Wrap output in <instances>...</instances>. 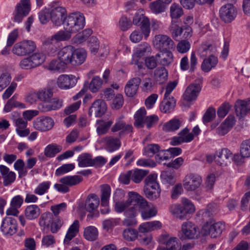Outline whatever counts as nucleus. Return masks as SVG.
<instances>
[{
  "instance_id": "nucleus-24",
  "label": "nucleus",
  "mask_w": 250,
  "mask_h": 250,
  "mask_svg": "<svg viewBox=\"0 0 250 250\" xmlns=\"http://www.w3.org/2000/svg\"><path fill=\"white\" fill-rule=\"evenodd\" d=\"M71 33L66 30L65 31H60L53 35L51 38L46 39L44 43L45 45H47L52 44L58 42L68 40L71 38Z\"/></svg>"
},
{
  "instance_id": "nucleus-19",
  "label": "nucleus",
  "mask_w": 250,
  "mask_h": 250,
  "mask_svg": "<svg viewBox=\"0 0 250 250\" xmlns=\"http://www.w3.org/2000/svg\"><path fill=\"white\" fill-rule=\"evenodd\" d=\"M141 83V80L139 77L130 79L125 87V92L126 95L129 97H133L135 96L138 92Z\"/></svg>"
},
{
  "instance_id": "nucleus-23",
  "label": "nucleus",
  "mask_w": 250,
  "mask_h": 250,
  "mask_svg": "<svg viewBox=\"0 0 250 250\" xmlns=\"http://www.w3.org/2000/svg\"><path fill=\"white\" fill-rule=\"evenodd\" d=\"M86 56V52L84 49H79L75 50L74 48L70 64L73 66L81 65L85 61Z\"/></svg>"
},
{
  "instance_id": "nucleus-36",
  "label": "nucleus",
  "mask_w": 250,
  "mask_h": 250,
  "mask_svg": "<svg viewBox=\"0 0 250 250\" xmlns=\"http://www.w3.org/2000/svg\"><path fill=\"white\" fill-rule=\"evenodd\" d=\"M101 188V206L106 207L109 204V199L111 194V188L107 184L102 185Z\"/></svg>"
},
{
  "instance_id": "nucleus-62",
  "label": "nucleus",
  "mask_w": 250,
  "mask_h": 250,
  "mask_svg": "<svg viewBox=\"0 0 250 250\" xmlns=\"http://www.w3.org/2000/svg\"><path fill=\"white\" fill-rule=\"evenodd\" d=\"M30 58L35 67L42 63L45 60L44 55L43 54L40 53H34L32 55L30 56Z\"/></svg>"
},
{
  "instance_id": "nucleus-52",
  "label": "nucleus",
  "mask_w": 250,
  "mask_h": 250,
  "mask_svg": "<svg viewBox=\"0 0 250 250\" xmlns=\"http://www.w3.org/2000/svg\"><path fill=\"white\" fill-rule=\"evenodd\" d=\"M66 67V65L59 59L52 60L48 65V69L52 71L62 72Z\"/></svg>"
},
{
  "instance_id": "nucleus-2",
  "label": "nucleus",
  "mask_w": 250,
  "mask_h": 250,
  "mask_svg": "<svg viewBox=\"0 0 250 250\" xmlns=\"http://www.w3.org/2000/svg\"><path fill=\"white\" fill-rule=\"evenodd\" d=\"M181 202V204L172 205L169 210L176 218L184 220L188 214H193L195 211V207L192 202L186 197H182Z\"/></svg>"
},
{
  "instance_id": "nucleus-9",
  "label": "nucleus",
  "mask_w": 250,
  "mask_h": 250,
  "mask_svg": "<svg viewBox=\"0 0 250 250\" xmlns=\"http://www.w3.org/2000/svg\"><path fill=\"white\" fill-rule=\"evenodd\" d=\"M202 82V78H199L196 80V83L190 84L186 88L183 96L185 100L187 102H191L195 100L197 98L201 89V83Z\"/></svg>"
},
{
  "instance_id": "nucleus-20",
  "label": "nucleus",
  "mask_w": 250,
  "mask_h": 250,
  "mask_svg": "<svg viewBox=\"0 0 250 250\" xmlns=\"http://www.w3.org/2000/svg\"><path fill=\"white\" fill-rule=\"evenodd\" d=\"M62 105V100L58 98H51L48 101L40 104V109L42 112H47L58 109Z\"/></svg>"
},
{
  "instance_id": "nucleus-48",
  "label": "nucleus",
  "mask_w": 250,
  "mask_h": 250,
  "mask_svg": "<svg viewBox=\"0 0 250 250\" xmlns=\"http://www.w3.org/2000/svg\"><path fill=\"white\" fill-rule=\"evenodd\" d=\"M131 180L135 183H139L146 176L148 171L136 169L134 170H131Z\"/></svg>"
},
{
  "instance_id": "nucleus-56",
  "label": "nucleus",
  "mask_w": 250,
  "mask_h": 250,
  "mask_svg": "<svg viewBox=\"0 0 250 250\" xmlns=\"http://www.w3.org/2000/svg\"><path fill=\"white\" fill-rule=\"evenodd\" d=\"M92 33V31L90 29H86L75 36V42L77 43H82L86 41Z\"/></svg>"
},
{
  "instance_id": "nucleus-43",
  "label": "nucleus",
  "mask_w": 250,
  "mask_h": 250,
  "mask_svg": "<svg viewBox=\"0 0 250 250\" xmlns=\"http://www.w3.org/2000/svg\"><path fill=\"white\" fill-rule=\"evenodd\" d=\"M19 10L21 14L27 16L31 10L30 0H21L15 7V10L18 11Z\"/></svg>"
},
{
  "instance_id": "nucleus-34",
  "label": "nucleus",
  "mask_w": 250,
  "mask_h": 250,
  "mask_svg": "<svg viewBox=\"0 0 250 250\" xmlns=\"http://www.w3.org/2000/svg\"><path fill=\"white\" fill-rule=\"evenodd\" d=\"M112 120L105 121L103 120H98L96 122V131L97 134L101 136L107 133L113 124Z\"/></svg>"
},
{
  "instance_id": "nucleus-63",
  "label": "nucleus",
  "mask_w": 250,
  "mask_h": 250,
  "mask_svg": "<svg viewBox=\"0 0 250 250\" xmlns=\"http://www.w3.org/2000/svg\"><path fill=\"white\" fill-rule=\"evenodd\" d=\"M169 29L174 38L180 36L183 31V29L177 24V21L174 20L171 21Z\"/></svg>"
},
{
  "instance_id": "nucleus-46",
  "label": "nucleus",
  "mask_w": 250,
  "mask_h": 250,
  "mask_svg": "<svg viewBox=\"0 0 250 250\" xmlns=\"http://www.w3.org/2000/svg\"><path fill=\"white\" fill-rule=\"evenodd\" d=\"M83 235L86 240L93 241L97 239L98 231L95 227L89 226L84 229Z\"/></svg>"
},
{
  "instance_id": "nucleus-60",
  "label": "nucleus",
  "mask_w": 250,
  "mask_h": 250,
  "mask_svg": "<svg viewBox=\"0 0 250 250\" xmlns=\"http://www.w3.org/2000/svg\"><path fill=\"white\" fill-rule=\"evenodd\" d=\"M161 177L164 181L167 183L173 184L175 183L174 172L173 171L166 170L163 171Z\"/></svg>"
},
{
  "instance_id": "nucleus-26",
  "label": "nucleus",
  "mask_w": 250,
  "mask_h": 250,
  "mask_svg": "<svg viewBox=\"0 0 250 250\" xmlns=\"http://www.w3.org/2000/svg\"><path fill=\"white\" fill-rule=\"evenodd\" d=\"M103 142L105 144L106 150L113 152L119 148L121 143L119 139L112 136H107L103 139Z\"/></svg>"
},
{
  "instance_id": "nucleus-18",
  "label": "nucleus",
  "mask_w": 250,
  "mask_h": 250,
  "mask_svg": "<svg viewBox=\"0 0 250 250\" xmlns=\"http://www.w3.org/2000/svg\"><path fill=\"white\" fill-rule=\"evenodd\" d=\"M106 109L105 103L102 100L98 99L93 103L89 108L88 114L89 116L94 115L99 117L102 116Z\"/></svg>"
},
{
  "instance_id": "nucleus-38",
  "label": "nucleus",
  "mask_w": 250,
  "mask_h": 250,
  "mask_svg": "<svg viewBox=\"0 0 250 250\" xmlns=\"http://www.w3.org/2000/svg\"><path fill=\"white\" fill-rule=\"evenodd\" d=\"M83 180L82 176L79 175L67 176L61 178L59 182L67 187L75 186L80 183Z\"/></svg>"
},
{
  "instance_id": "nucleus-10",
  "label": "nucleus",
  "mask_w": 250,
  "mask_h": 250,
  "mask_svg": "<svg viewBox=\"0 0 250 250\" xmlns=\"http://www.w3.org/2000/svg\"><path fill=\"white\" fill-rule=\"evenodd\" d=\"M225 229V225L220 222L212 224L207 223L202 229L204 235H209L212 238H216L220 236Z\"/></svg>"
},
{
  "instance_id": "nucleus-55",
  "label": "nucleus",
  "mask_w": 250,
  "mask_h": 250,
  "mask_svg": "<svg viewBox=\"0 0 250 250\" xmlns=\"http://www.w3.org/2000/svg\"><path fill=\"white\" fill-rule=\"evenodd\" d=\"M123 236L126 240L132 241L137 238L138 232L135 229L128 228L123 231Z\"/></svg>"
},
{
  "instance_id": "nucleus-22",
  "label": "nucleus",
  "mask_w": 250,
  "mask_h": 250,
  "mask_svg": "<svg viewBox=\"0 0 250 250\" xmlns=\"http://www.w3.org/2000/svg\"><path fill=\"white\" fill-rule=\"evenodd\" d=\"M73 48L72 46H66L62 48L57 53L58 59L61 60L66 66L68 64H70Z\"/></svg>"
},
{
  "instance_id": "nucleus-3",
  "label": "nucleus",
  "mask_w": 250,
  "mask_h": 250,
  "mask_svg": "<svg viewBox=\"0 0 250 250\" xmlns=\"http://www.w3.org/2000/svg\"><path fill=\"white\" fill-rule=\"evenodd\" d=\"M63 24L65 30L69 33H75L84 27L85 18L83 14L78 12H73L65 18Z\"/></svg>"
},
{
  "instance_id": "nucleus-21",
  "label": "nucleus",
  "mask_w": 250,
  "mask_h": 250,
  "mask_svg": "<svg viewBox=\"0 0 250 250\" xmlns=\"http://www.w3.org/2000/svg\"><path fill=\"white\" fill-rule=\"evenodd\" d=\"M76 83L75 76L70 75H62L57 80V85L62 89H69L74 86Z\"/></svg>"
},
{
  "instance_id": "nucleus-57",
  "label": "nucleus",
  "mask_w": 250,
  "mask_h": 250,
  "mask_svg": "<svg viewBox=\"0 0 250 250\" xmlns=\"http://www.w3.org/2000/svg\"><path fill=\"white\" fill-rule=\"evenodd\" d=\"M184 143H189L194 139V135L189 132V129L186 127L182 130L178 134Z\"/></svg>"
},
{
  "instance_id": "nucleus-13",
  "label": "nucleus",
  "mask_w": 250,
  "mask_h": 250,
  "mask_svg": "<svg viewBox=\"0 0 250 250\" xmlns=\"http://www.w3.org/2000/svg\"><path fill=\"white\" fill-rule=\"evenodd\" d=\"M220 17L225 22L232 21L237 15V11L233 4L229 3L222 6L219 10Z\"/></svg>"
},
{
  "instance_id": "nucleus-50",
  "label": "nucleus",
  "mask_w": 250,
  "mask_h": 250,
  "mask_svg": "<svg viewBox=\"0 0 250 250\" xmlns=\"http://www.w3.org/2000/svg\"><path fill=\"white\" fill-rule=\"evenodd\" d=\"M62 150V146L56 144L48 145L44 149V155L48 157H53Z\"/></svg>"
},
{
  "instance_id": "nucleus-25",
  "label": "nucleus",
  "mask_w": 250,
  "mask_h": 250,
  "mask_svg": "<svg viewBox=\"0 0 250 250\" xmlns=\"http://www.w3.org/2000/svg\"><path fill=\"white\" fill-rule=\"evenodd\" d=\"M216 51V46L209 42L203 43L198 49V54L200 57L203 58L208 56L209 57L211 55H214Z\"/></svg>"
},
{
  "instance_id": "nucleus-47",
  "label": "nucleus",
  "mask_w": 250,
  "mask_h": 250,
  "mask_svg": "<svg viewBox=\"0 0 250 250\" xmlns=\"http://www.w3.org/2000/svg\"><path fill=\"white\" fill-rule=\"evenodd\" d=\"M183 14V9L179 4L173 3L171 5L170 8V15L172 21H177L178 19L180 18Z\"/></svg>"
},
{
  "instance_id": "nucleus-45",
  "label": "nucleus",
  "mask_w": 250,
  "mask_h": 250,
  "mask_svg": "<svg viewBox=\"0 0 250 250\" xmlns=\"http://www.w3.org/2000/svg\"><path fill=\"white\" fill-rule=\"evenodd\" d=\"M149 7L152 13L155 14H159L164 12L167 6H165V4L160 0H155L149 3Z\"/></svg>"
},
{
  "instance_id": "nucleus-42",
  "label": "nucleus",
  "mask_w": 250,
  "mask_h": 250,
  "mask_svg": "<svg viewBox=\"0 0 250 250\" xmlns=\"http://www.w3.org/2000/svg\"><path fill=\"white\" fill-rule=\"evenodd\" d=\"M38 95V100L42 103L48 101L50 98L53 97V90L49 87H44L37 91Z\"/></svg>"
},
{
  "instance_id": "nucleus-59",
  "label": "nucleus",
  "mask_w": 250,
  "mask_h": 250,
  "mask_svg": "<svg viewBox=\"0 0 250 250\" xmlns=\"http://www.w3.org/2000/svg\"><path fill=\"white\" fill-rule=\"evenodd\" d=\"M11 80L10 74L8 72L2 73L0 76V91L6 87Z\"/></svg>"
},
{
  "instance_id": "nucleus-28",
  "label": "nucleus",
  "mask_w": 250,
  "mask_h": 250,
  "mask_svg": "<svg viewBox=\"0 0 250 250\" xmlns=\"http://www.w3.org/2000/svg\"><path fill=\"white\" fill-rule=\"evenodd\" d=\"M156 58L160 64L164 66H167L173 61V56L170 50L160 51Z\"/></svg>"
},
{
  "instance_id": "nucleus-44",
  "label": "nucleus",
  "mask_w": 250,
  "mask_h": 250,
  "mask_svg": "<svg viewBox=\"0 0 250 250\" xmlns=\"http://www.w3.org/2000/svg\"><path fill=\"white\" fill-rule=\"evenodd\" d=\"M154 75L156 81L161 84L167 80L168 72L165 68L160 67L154 71Z\"/></svg>"
},
{
  "instance_id": "nucleus-6",
  "label": "nucleus",
  "mask_w": 250,
  "mask_h": 250,
  "mask_svg": "<svg viewBox=\"0 0 250 250\" xmlns=\"http://www.w3.org/2000/svg\"><path fill=\"white\" fill-rule=\"evenodd\" d=\"M36 49V44L32 41H23L16 43L12 49V53L16 56L22 57L28 55Z\"/></svg>"
},
{
  "instance_id": "nucleus-4",
  "label": "nucleus",
  "mask_w": 250,
  "mask_h": 250,
  "mask_svg": "<svg viewBox=\"0 0 250 250\" xmlns=\"http://www.w3.org/2000/svg\"><path fill=\"white\" fill-rule=\"evenodd\" d=\"M157 175L153 174L147 176L145 181V194L149 200L154 201L160 197L161 190L157 182Z\"/></svg>"
},
{
  "instance_id": "nucleus-5",
  "label": "nucleus",
  "mask_w": 250,
  "mask_h": 250,
  "mask_svg": "<svg viewBox=\"0 0 250 250\" xmlns=\"http://www.w3.org/2000/svg\"><path fill=\"white\" fill-rule=\"evenodd\" d=\"M200 234L199 228L190 221L184 222L181 226V233L179 235L182 240L194 239Z\"/></svg>"
},
{
  "instance_id": "nucleus-39",
  "label": "nucleus",
  "mask_w": 250,
  "mask_h": 250,
  "mask_svg": "<svg viewBox=\"0 0 250 250\" xmlns=\"http://www.w3.org/2000/svg\"><path fill=\"white\" fill-rule=\"evenodd\" d=\"M79 222L78 220H75L69 228L65 235L64 242L65 243H68L71 240L75 237L77 233L79 232Z\"/></svg>"
},
{
  "instance_id": "nucleus-29",
  "label": "nucleus",
  "mask_w": 250,
  "mask_h": 250,
  "mask_svg": "<svg viewBox=\"0 0 250 250\" xmlns=\"http://www.w3.org/2000/svg\"><path fill=\"white\" fill-rule=\"evenodd\" d=\"M176 104V101L174 97H164L160 105V109L163 113H169L174 110Z\"/></svg>"
},
{
  "instance_id": "nucleus-61",
  "label": "nucleus",
  "mask_w": 250,
  "mask_h": 250,
  "mask_svg": "<svg viewBox=\"0 0 250 250\" xmlns=\"http://www.w3.org/2000/svg\"><path fill=\"white\" fill-rule=\"evenodd\" d=\"M150 22L148 18H145L141 22V30L140 31L144 35L146 39L149 35L150 32Z\"/></svg>"
},
{
  "instance_id": "nucleus-8",
  "label": "nucleus",
  "mask_w": 250,
  "mask_h": 250,
  "mask_svg": "<svg viewBox=\"0 0 250 250\" xmlns=\"http://www.w3.org/2000/svg\"><path fill=\"white\" fill-rule=\"evenodd\" d=\"M202 183V177L198 174L190 173L183 181L184 188L188 191H193L198 188Z\"/></svg>"
},
{
  "instance_id": "nucleus-16",
  "label": "nucleus",
  "mask_w": 250,
  "mask_h": 250,
  "mask_svg": "<svg viewBox=\"0 0 250 250\" xmlns=\"http://www.w3.org/2000/svg\"><path fill=\"white\" fill-rule=\"evenodd\" d=\"M236 116L240 119L250 113V98L247 100H238L235 104Z\"/></svg>"
},
{
  "instance_id": "nucleus-17",
  "label": "nucleus",
  "mask_w": 250,
  "mask_h": 250,
  "mask_svg": "<svg viewBox=\"0 0 250 250\" xmlns=\"http://www.w3.org/2000/svg\"><path fill=\"white\" fill-rule=\"evenodd\" d=\"M232 153L227 148H223L216 152L214 159L216 164L221 166H226L230 162Z\"/></svg>"
},
{
  "instance_id": "nucleus-37",
  "label": "nucleus",
  "mask_w": 250,
  "mask_h": 250,
  "mask_svg": "<svg viewBox=\"0 0 250 250\" xmlns=\"http://www.w3.org/2000/svg\"><path fill=\"white\" fill-rule=\"evenodd\" d=\"M146 111L144 107L139 109L134 115V125L138 128L143 127L145 124Z\"/></svg>"
},
{
  "instance_id": "nucleus-12",
  "label": "nucleus",
  "mask_w": 250,
  "mask_h": 250,
  "mask_svg": "<svg viewBox=\"0 0 250 250\" xmlns=\"http://www.w3.org/2000/svg\"><path fill=\"white\" fill-rule=\"evenodd\" d=\"M3 234L6 236H12L17 231L18 224L16 220L11 217H5L0 227Z\"/></svg>"
},
{
  "instance_id": "nucleus-11",
  "label": "nucleus",
  "mask_w": 250,
  "mask_h": 250,
  "mask_svg": "<svg viewBox=\"0 0 250 250\" xmlns=\"http://www.w3.org/2000/svg\"><path fill=\"white\" fill-rule=\"evenodd\" d=\"M124 117L121 116L117 118L113 125L111 127V131L115 133L119 131V136L121 137L132 131L133 127L131 125L127 124L123 120Z\"/></svg>"
},
{
  "instance_id": "nucleus-30",
  "label": "nucleus",
  "mask_w": 250,
  "mask_h": 250,
  "mask_svg": "<svg viewBox=\"0 0 250 250\" xmlns=\"http://www.w3.org/2000/svg\"><path fill=\"white\" fill-rule=\"evenodd\" d=\"M162 227V224L160 221H150L141 224L139 227V230L140 232L145 233L159 229Z\"/></svg>"
},
{
  "instance_id": "nucleus-64",
  "label": "nucleus",
  "mask_w": 250,
  "mask_h": 250,
  "mask_svg": "<svg viewBox=\"0 0 250 250\" xmlns=\"http://www.w3.org/2000/svg\"><path fill=\"white\" fill-rule=\"evenodd\" d=\"M74 168L75 165L73 164H64L57 169L55 174L60 176L72 170Z\"/></svg>"
},
{
  "instance_id": "nucleus-49",
  "label": "nucleus",
  "mask_w": 250,
  "mask_h": 250,
  "mask_svg": "<svg viewBox=\"0 0 250 250\" xmlns=\"http://www.w3.org/2000/svg\"><path fill=\"white\" fill-rule=\"evenodd\" d=\"M50 181H44L40 183L34 190V193L38 195H42L48 192L50 187Z\"/></svg>"
},
{
  "instance_id": "nucleus-51",
  "label": "nucleus",
  "mask_w": 250,
  "mask_h": 250,
  "mask_svg": "<svg viewBox=\"0 0 250 250\" xmlns=\"http://www.w3.org/2000/svg\"><path fill=\"white\" fill-rule=\"evenodd\" d=\"M161 147L158 144H148L144 148V154L147 157H152L158 153Z\"/></svg>"
},
{
  "instance_id": "nucleus-31",
  "label": "nucleus",
  "mask_w": 250,
  "mask_h": 250,
  "mask_svg": "<svg viewBox=\"0 0 250 250\" xmlns=\"http://www.w3.org/2000/svg\"><path fill=\"white\" fill-rule=\"evenodd\" d=\"M40 215V208L36 205H31L26 207L24 210L25 218L33 220L39 217Z\"/></svg>"
},
{
  "instance_id": "nucleus-14",
  "label": "nucleus",
  "mask_w": 250,
  "mask_h": 250,
  "mask_svg": "<svg viewBox=\"0 0 250 250\" xmlns=\"http://www.w3.org/2000/svg\"><path fill=\"white\" fill-rule=\"evenodd\" d=\"M54 125V120L51 117L47 116L37 118L33 122V126L35 129L42 132L50 130Z\"/></svg>"
},
{
  "instance_id": "nucleus-41",
  "label": "nucleus",
  "mask_w": 250,
  "mask_h": 250,
  "mask_svg": "<svg viewBox=\"0 0 250 250\" xmlns=\"http://www.w3.org/2000/svg\"><path fill=\"white\" fill-rule=\"evenodd\" d=\"M182 123L181 120L174 118L165 123L163 125V129L166 132L174 131L179 128Z\"/></svg>"
},
{
  "instance_id": "nucleus-7",
  "label": "nucleus",
  "mask_w": 250,
  "mask_h": 250,
  "mask_svg": "<svg viewBox=\"0 0 250 250\" xmlns=\"http://www.w3.org/2000/svg\"><path fill=\"white\" fill-rule=\"evenodd\" d=\"M153 45L156 49L160 51L171 50L175 47L174 42L171 38L164 34L155 36L153 40Z\"/></svg>"
},
{
  "instance_id": "nucleus-35",
  "label": "nucleus",
  "mask_w": 250,
  "mask_h": 250,
  "mask_svg": "<svg viewBox=\"0 0 250 250\" xmlns=\"http://www.w3.org/2000/svg\"><path fill=\"white\" fill-rule=\"evenodd\" d=\"M99 198L95 194L88 195L86 201L85 209L89 212L93 211L97 208L99 205Z\"/></svg>"
},
{
  "instance_id": "nucleus-32",
  "label": "nucleus",
  "mask_w": 250,
  "mask_h": 250,
  "mask_svg": "<svg viewBox=\"0 0 250 250\" xmlns=\"http://www.w3.org/2000/svg\"><path fill=\"white\" fill-rule=\"evenodd\" d=\"M146 205L144 207L139 206V208L141 209V216L145 220L149 219L156 216L157 213V208L153 206L150 207L146 200Z\"/></svg>"
},
{
  "instance_id": "nucleus-54",
  "label": "nucleus",
  "mask_w": 250,
  "mask_h": 250,
  "mask_svg": "<svg viewBox=\"0 0 250 250\" xmlns=\"http://www.w3.org/2000/svg\"><path fill=\"white\" fill-rule=\"evenodd\" d=\"M103 81L102 79L99 77H95L89 83V88L92 92L95 93L100 90Z\"/></svg>"
},
{
  "instance_id": "nucleus-53",
  "label": "nucleus",
  "mask_w": 250,
  "mask_h": 250,
  "mask_svg": "<svg viewBox=\"0 0 250 250\" xmlns=\"http://www.w3.org/2000/svg\"><path fill=\"white\" fill-rule=\"evenodd\" d=\"M53 215L50 212H45L42 214L40 219L39 224L42 227H48L52 223Z\"/></svg>"
},
{
  "instance_id": "nucleus-27",
  "label": "nucleus",
  "mask_w": 250,
  "mask_h": 250,
  "mask_svg": "<svg viewBox=\"0 0 250 250\" xmlns=\"http://www.w3.org/2000/svg\"><path fill=\"white\" fill-rule=\"evenodd\" d=\"M16 126V132L21 137H23L28 136L30 133V130L26 128L27 122L22 118H19L15 120Z\"/></svg>"
},
{
  "instance_id": "nucleus-33",
  "label": "nucleus",
  "mask_w": 250,
  "mask_h": 250,
  "mask_svg": "<svg viewBox=\"0 0 250 250\" xmlns=\"http://www.w3.org/2000/svg\"><path fill=\"white\" fill-rule=\"evenodd\" d=\"M218 62V58L215 55H211L204 60L201 69L203 71L208 72L216 66Z\"/></svg>"
},
{
  "instance_id": "nucleus-40",
  "label": "nucleus",
  "mask_w": 250,
  "mask_h": 250,
  "mask_svg": "<svg viewBox=\"0 0 250 250\" xmlns=\"http://www.w3.org/2000/svg\"><path fill=\"white\" fill-rule=\"evenodd\" d=\"M77 161L78 166L81 167H92V156L87 153H83L79 155Z\"/></svg>"
},
{
  "instance_id": "nucleus-1",
  "label": "nucleus",
  "mask_w": 250,
  "mask_h": 250,
  "mask_svg": "<svg viewBox=\"0 0 250 250\" xmlns=\"http://www.w3.org/2000/svg\"><path fill=\"white\" fill-rule=\"evenodd\" d=\"M124 196V191L122 189H117L114 193V209L117 213L125 212L131 205H139L141 207L146 205V200L136 192H129L127 200L125 201H120Z\"/></svg>"
},
{
  "instance_id": "nucleus-58",
  "label": "nucleus",
  "mask_w": 250,
  "mask_h": 250,
  "mask_svg": "<svg viewBox=\"0 0 250 250\" xmlns=\"http://www.w3.org/2000/svg\"><path fill=\"white\" fill-rule=\"evenodd\" d=\"M240 154L243 158L250 157V140L244 141L240 147Z\"/></svg>"
},
{
  "instance_id": "nucleus-15",
  "label": "nucleus",
  "mask_w": 250,
  "mask_h": 250,
  "mask_svg": "<svg viewBox=\"0 0 250 250\" xmlns=\"http://www.w3.org/2000/svg\"><path fill=\"white\" fill-rule=\"evenodd\" d=\"M66 15L65 8L61 6L53 8L50 13V17L53 23L56 26H59L63 22Z\"/></svg>"
}]
</instances>
